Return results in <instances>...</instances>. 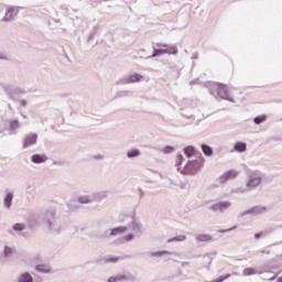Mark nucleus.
Listing matches in <instances>:
<instances>
[{"mask_svg": "<svg viewBox=\"0 0 282 282\" xmlns=\"http://www.w3.org/2000/svg\"><path fill=\"white\" fill-rule=\"evenodd\" d=\"M259 184H261V176L258 174H251L247 186L249 188H254L256 186H259Z\"/></svg>", "mask_w": 282, "mask_h": 282, "instance_id": "f257e3e1", "label": "nucleus"}, {"mask_svg": "<svg viewBox=\"0 0 282 282\" xmlns=\"http://www.w3.org/2000/svg\"><path fill=\"white\" fill-rule=\"evenodd\" d=\"M239 173L235 170H230L227 173H225L223 176H220V182L225 184V182H228V180H235Z\"/></svg>", "mask_w": 282, "mask_h": 282, "instance_id": "f03ea898", "label": "nucleus"}, {"mask_svg": "<svg viewBox=\"0 0 282 282\" xmlns=\"http://www.w3.org/2000/svg\"><path fill=\"white\" fill-rule=\"evenodd\" d=\"M226 208H230V203L221 202V203H216L212 206V210H226Z\"/></svg>", "mask_w": 282, "mask_h": 282, "instance_id": "7ed1b4c3", "label": "nucleus"}, {"mask_svg": "<svg viewBox=\"0 0 282 282\" xmlns=\"http://www.w3.org/2000/svg\"><path fill=\"white\" fill-rule=\"evenodd\" d=\"M32 162H34V164H43V162H47V158L45 154H34L32 156Z\"/></svg>", "mask_w": 282, "mask_h": 282, "instance_id": "20e7f679", "label": "nucleus"}, {"mask_svg": "<svg viewBox=\"0 0 282 282\" xmlns=\"http://www.w3.org/2000/svg\"><path fill=\"white\" fill-rule=\"evenodd\" d=\"M140 80H142V75L134 73L132 75H129L126 78V83H140Z\"/></svg>", "mask_w": 282, "mask_h": 282, "instance_id": "39448f33", "label": "nucleus"}, {"mask_svg": "<svg viewBox=\"0 0 282 282\" xmlns=\"http://www.w3.org/2000/svg\"><path fill=\"white\" fill-rule=\"evenodd\" d=\"M36 134H29L24 140V147H32V144H36Z\"/></svg>", "mask_w": 282, "mask_h": 282, "instance_id": "423d86ee", "label": "nucleus"}, {"mask_svg": "<svg viewBox=\"0 0 282 282\" xmlns=\"http://www.w3.org/2000/svg\"><path fill=\"white\" fill-rule=\"evenodd\" d=\"M218 96L220 98H228V86L219 85L218 86Z\"/></svg>", "mask_w": 282, "mask_h": 282, "instance_id": "0eeeda50", "label": "nucleus"}, {"mask_svg": "<svg viewBox=\"0 0 282 282\" xmlns=\"http://www.w3.org/2000/svg\"><path fill=\"white\" fill-rule=\"evenodd\" d=\"M122 232H127V227H117V228H113L111 229V237H116L118 235H122Z\"/></svg>", "mask_w": 282, "mask_h": 282, "instance_id": "6e6552de", "label": "nucleus"}, {"mask_svg": "<svg viewBox=\"0 0 282 282\" xmlns=\"http://www.w3.org/2000/svg\"><path fill=\"white\" fill-rule=\"evenodd\" d=\"M197 241H205V242H208V241H213V236L210 235H207V234H200L196 237Z\"/></svg>", "mask_w": 282, "mask_h": 282, "instance_id": "1a4fd4ad", "label": "nucleus"}, {"mask_svg": "<svg viewBox=\"0 0 282 282\" xmlns=\"http://www.w3.org/2000/svg\"><path fill=\"white\" fill-rule=\"evenodd\" d=\"M161 47H165V54H177V47L176 46H169V45H161Z\"/></svg>", "mask_w": 282, "mask_h": 282, "instance_id": "9d476101", "label": "nucleus"}, {"mask_svg": "<svg viewBox=\"0 0 282 282\" xmlns=\"http://www.w3.org/2000/svg\"><path fill=\"white\" fill-rule=\"evenodd\" d=\"M246 149H247V145L243 142H237L235 144V151H238L239 153H243V151H246Z\"/></svg>", "mask_w": 282, "mask_h": 282, "instance_id": "9b49d317", "label": "nucleus"}, {"mask_svg": "<svg viewBox=\"0 0 282 282\" xmlns=\"http://www.w3.org/2000/svg\"><path fill=\"white\" fill-rule=\"evenodd\" d=\"M184 153H185L186 158H193L195 155V148H193L191 145L186 147L184 149Z\"/></svg>", "mask_w": 282, "mask_h": 282, "instance_id": "f8f14e48", "label": "nucleus"}, {"mask_svg": "<svg viewBox=\"0 0 282 282\" xmlns=\"http://www.w3.org/2000/svg\"><path fill=\"white\" fill-rule=\"evenodd\" d=\"M243 276H252L254 274H257V270H254L253 268H246L242 271Z\"/></svg>", "mask_w": 282, "mask_h": 282, "instance_id": "ddd939ff", "label": "nucleus"}, {"mask_svg": "<svg viewBox=\"0 0 282 282\" xmlns=\"http://www.w3.org/2000/svg\"><path fill=\"white\" fill-rule=\"evenodd\" d=\"M32 275L30 273H23L20 279L19 282H32Z\"/></svg>", "mask_w": 282, "mask_h": 282, "instance_id": "4468645a", "label": "nucleus"}, {"mask_svg": "<svg viewBox=\"0 0 282 282\" xmlns=\"http://www.w3.org/2000/svg\"><path fill=\"white\" fill-rule=\"evenodd\" d=\"M202 151L205 155H213V148L206 144L202 145Z\"/></svg>", "mask_w": 282, "mask_h": 282, "instance_id": "2eb2a0df", "label": "nucleus"}, {"mask_svg": "<svg viewBox=\"0 0 282 282\" xmlns=\"http://www.w3.org/2000/svg\"><path fill=\"white\" fill-rule=\"evenodd\" d=\"M127 279V275H117L111 276L108 279V282H118V281H124Z\"/></svg>", "mask_w": 282, "mask_h": 282, "instance_id": "dca6fc26", "label": "nucleus"}, {"mask_svg": "<svg viewBox=\"0 0 282 282\" xmlns=\"http://www.w3.org/2000/svg\"><path fill=\"white\" fill-rule=\"evenodd\" d=\"M4 204H6L7 208H10V206L12 205V194H7V196L4 198Z\"/></svg>", "mask_w": 282, "mask_h": 282, "instance_id": "f3484780", "label": "nucleus"}, {"mask_svg": "<svg viewBox=\"0 0 282 282\" xmlns=\"http://www.w3.org/2000/svg\"><path fill=\"white\" fill-rule=\"evenodd\" d=\"M36 270H37L39 272H50V268H47V265H45V264H39V265H36Z\"/></svg>", "mask_w": 282, "mask_h": 282, "instance_id": "a211bd4d", "label": "nucleus"}, {"mask_svg": "<svg viewBox=\"0 0 282 282\" xmlns=\"http://www.w3.org/2000/svg\"><path fill=\"white\" fill-rule=\"evenodd\" d=\"M256 124H261V122H265V116H259L253 119Z\"/></svg>", "mask_w": 282, "mask_h": 282, "instance_id": "6ab92c4d", "label": "nucleus"}, {"mask_svg": "<svg viewBox=\"0 0 282 282\" xmlns=\"http://www.w3.org/2000/svg\"><path fill=\"white\" fill-rule=\"evenodd\" d=\"M138 155H140L139 150H131L128 152V158H138Z\"/></svg>", "mask_w": 282, "mask_h": 282, "instance_id": "aec40b11", "label": "nucleus"}, {"mask_svg": "<svg viewBox=\"0 0 282 282\" xmlns=\"http://www.w3.org/2000/svg\"><path fill=\"white\" fill-rule=\"evenodd\" d=\"M171 241H186V236L174 237V238L169 240V242H171Z\"/></svg>", "mask_w": 282, "mask_h": 282, "instance_id": "412c9836", "label": "nucleus"}, {"mask_svg": "<svg viewBox=\"0 0 282 282\" xmlns=\"http://www.w3.org/2000/svg\"><path fill=\"white\" fill-rule=\"evenodd\" d=\"M13 230H18V231L25 230V225H23V224H15L13 226Z\"/></svg>", "mask_w": 282, "mask_h": 282, "instance_id": "4be33fe9", "label": "nucleus"}, {"mask_svg": "<svg viewBox=\"0 0 282 282\" xmlns=\"http://www.w3.org/2000/svg\"><path fill=\"white\" fill-rule=\"evenodd\" d=\"M10 127H11V129L17 130V129H19L20 123L18 120H13L10 122Z\"/></svg>", "mask_w": 282, "mask_h": 282, "instance_id": "5701e85b", "label": "nucleus"}, {"mask_svg": "<svg viewBox=\"0 0 282 282\" xmlns=\"http://www.w3.org/2000/svg\"><path fill=\"white\" fill-rule=\"evenodd\" d=\"M106 261H107L108 263H117V261H120V258L110 257V258H107Z\"/></svg>", "mask_w": 282, "mask_h": 282, "instance_id": "b1692460", "label": "nucleus"}, {"mask_svg": "<svg viewBox=\"0 0 282 282\" xmlns=\"http://www.w3.org/2000/svg\"><path fill=\"white\" fill-rule=\"evenodd\" d=\"M161 54H166V51L165 50H155L152 56L155 57V56H160Z\"/></svg>", "mask_w": 282, "mask_h": 282, "instance_id": "393cba45", "label": "nucleus"}, {"mask_svg": "<svg viewBox=\"0 0 282 282\" xmlns=\"http://www.w3.org/2000/svg\"><path fill=\"white\" fill-rule=\"evenodd\" d=\"M173 151H175V149L171 145H167L163 149V153H173Z\"/></svg>", "mask_w": 282, "mask_h": 282, "instance_id": "a878e982", "label": "nucleus"}, {"mask_svg": "<svg viewBox=\"0 0 282 282\" xmlns=\"http://www.w3.org/2000/svg\"><path fill=\"white\" fill-rule=\"evenodd\" d=\"M11 253H12V248L6 247V248H4V256H6V257H9V254H11Z\"/></svg>", "mask_w": 282, "mask_h": 282, "instance_id": "bb28decb", "label": "nucleus"}, {"mask_svg": "<svg viewBox=\"0 0 282 282\" xmlns=\"http://www.w3.org/2000/svg\"><path fill=\"white\" fill-rule=\"evenodd\" d=\"M162 254H169V251H160L154 253L155 257H162Z\"/></svg>", "mask_w": 282, "mask_h": 282, "instance_id": "cd10ccee", "label": "nucleus"}, {"mask_svg": "<svg viewBox=\"0 0 282 282\" xmlns=\"http://www.w3.org/2000/svg\"><path fill=\"white\" fill-rule=\"evenodd\" d=\"M79 202L82 203V204H87V202H89L87 198H79Z\"/></svg>", "mask_w": 282, "mask_h": 282, "instance_id": "c85d7f7f", "label": "nucleus"}, {"mask_svg": "<svg viewBox=\"0 0 282 282\" xmlns=\"http://www.w3.org/2000/svg\"><path fill=\"white\" fill-rule=\"evenodd\" d=\"M7 17H12V10H9V11L7 12Z\"/></svg>", "mask_w": 282, "mask_h": 282, "instance_id": "c756f323", "label": "nucleus"}, {"mask_svg": "<svg viewBox=\"0 0 282 282\" xmlns=\"http://www.w3.org/2000/svg\"><path fill=\"white\" fill-rule=\"evenodd\" d=\"M263 234H256L254 237L256 239H259Z\"/></svg>", "mask_w": 282, "mask_h": 282, "instance_id": "7c9ffc66", "label": "nucleus"}, {"mask_svg": "<svg viewBox=\"0 0 282 282\" xmlns=\"http://www.w3.org/2000/svg\"><path fill=\"white\" fill-rule=\"evenodd\" d=\"M0 58H6V55L3 53H0Z\"/></svg>", "mask_w": 282, "mask_h": 282, "instance_id": "2f4dec72", "label": "nucleus"}, {"mask_svg": "<svg viewBox=\"0 0 282 282\" xmlns=\"http://www.w3.org/2000/svg\"><path fill=\"white\" fill-rule=\"evenodd\" d=\"M230 229H226V230H220V232H229Z\"/></svg>", "mask_w": 282, "mask_h": 282, "instance_id": "473e14b6", "label": "nucleus"}]
</instances>
